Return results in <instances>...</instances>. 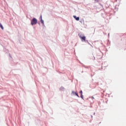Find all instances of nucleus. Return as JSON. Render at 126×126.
Segmentation results:
<instances>
[{
  "label": "nucleus",
  "mask_w": 126,
  "mask_h": 126,
  "mask_svg": "<svg viewBox=\"0 0 126 126\" xmlns=\"http://www.w3.org/2000/svg\"><path fill=\"white\" fill-rule=\"evenodd\" d=\"M79 37L81 39L82 41L86 42V37L85 36H82L81 35H79Z\"/></svg>",
  "instance_id": "obj_1"
},
{
  "label": "nucleus",
  "mask_w": 126,
  "mask_h": 126,
  "mask_svg": "<svg viewBox=\"0 0 126 126\" xmlns=\"http://www.w3.org/2000/svg\"><path fill=\"white\" fill-rule=\"evenodd\" d=\"M35 24H37V19L33 18L32 20V25H35Z\"/></svg>",
  "instance_id": "obj_2"
},
{
  "label": "nucleus",
  "mask_w": 126,
  "mask_h": 126,
  "mask_svg": "<svg viewBox=\"0 0 126 126\" xmlns=\"http://www.w3.org/2000/svg\"><path fill=\"white\" fill-rule=\"evenodd\" d=\"M73 17L77 20V21H79V17H77L76 16H73Z\"/></svg>",
  "instance_id": "obj_3"
},
{
  "label": "nucleus",
  "mask_w": 126,
  "mask_h": 126,
  "mask_svg": "<svg viewBox=\"0 0 126 126\" xmlns=\"http://www.w3.org/2000/svg\"><path fill=\"white\" fill-rule=\"evenodd\" d=\"M0 27L2 30H3V26H2V25H1V23H0Z\"/></svg>",
  "instance_id": "obj_4"
},
{
  "label": "nucleus",
  "mask_w": 126,
  "mask_h": 126,
  "mask_svg": "<svg viewBox=\"0 0 126 126\" xmlns=\"http://www.w3.org/2000/svg\"><path fill=\"white\" fill-rule=\"evenodd\" d=\"M40 18H41V23L42 24H44V21H43V20L42 19V16H40Z\"/></svg>",
  "instance_id": "obj_5"
},
{
  "label": "nucleus",
  "mask_w": 126,
  "mask_h": 126,
  "mask_svg": "<svg viewBox=\"0 0 126 126\" xmlns=\"http://www.w3.org/2000/svg\"><path fill=\"white\" fill-rule=\"evenodd\" d=\"M75 93H76V92H75L74 91H72V94H73V95H75Z\"/></svg>",
  "instance_id": "obj_6"
},
{
  "label": "nucleus",
  "mask_w": 126,
  "mask_h": 126,
  "mask_svg": "<svg viewBox=\"0 0 126 126\" xmlns=\"http://www.w3.org/2000/svg\"><path fill=\"white\" fill-rule=\"evenodd\" d=\"M75 95H76V96H77V97H79V95H78V94H77V92H76L75 94Z\"/></svg>",
  "instance_id": "obj_7"
},
{
  "label": "nucleus",
  "mask_w": 126,
  "mask_h": 126,
  "mask_svg": "<svg viewBox=\"0 0 126 126\" xmlns=\"http://www.w3.org/2000/svg\"><path fill=\"white\" fill-rule=\"evenodd\" d=\"M81 98H82V99H83V95L81 94Z\"/></svg>",
  "instance_id": "obj_8"
},
{
  "label": "nucleus",
  "mask_w": 126,
  "mask_h": 126,
  "mask_svg": "<svg viewBox=\"0 0 126 126\" xmlns=\"http://www.w3.org/2000/svg\"><path fill=\"white\" fill-rule=\"evenodd\" d=\"M80 93L81 95H82V91H81L80 92Z\"/></svg>",
  "instance_id": "obj_9"
},
{
  "label": "nucleus",
  "mask_w": 126,
  "mask_h": 126,
  "mask_svg": "<svg viewBox=\"0 0 126 126\" xmlns=\"http://www.w3.org/2000/svg\"><path fill=\"white\" fill-rule=\"evenodd\" d=\"M31 24H32V21H31Z\"/></svg>",
  "instance_id": "obj_10"
},
{
  "label": "nucleus",
  "mask_w": 126,
  "mask_h": 126,
  "mask_svg": "<svg viewBox=\"0 0 126 126\" xmlns=\"http://www.w3.org/2000/svg\"><path fill=\"white\" fill-rule=\"evenodd\" d=\"M98 0H97V1H98Z\"/></svg>",
  "instance_id": "obj_11"
}]
</instances>
